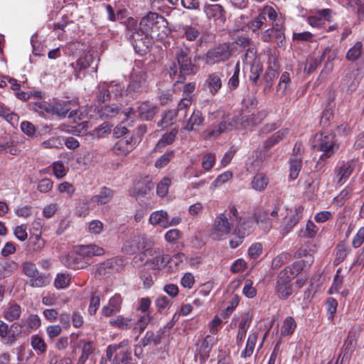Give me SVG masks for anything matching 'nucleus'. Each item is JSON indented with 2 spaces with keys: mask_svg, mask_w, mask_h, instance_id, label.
<instances>
[{
  "mask_svg": "<svg viewBox=\"0 0 364 364\" xmlns=\"http://www.w3.org/2000/svg\"><path fill=\"white\" fill-rule=\"evenodd\" d=\"M189 48H177L176 50V59L178 65L173 63L169 68V75L172 79L177 78L176 82H183L187 75L196 73L197 66L192 63L189 56Z\"/></svg>",
  "mask_w": 364,
  "mask_h": 364,
  "instance_id": "nucleus-1",
  "label": "nucleus"
},
{
  "mask_svg": "<svg viewBox=\"0 0 364 364\" xmlns=\"http://www.w3.org/2000/svg\"><path fill=\"white\" fill-rule=\"evenodd\" d=\"M148 91L147 74L144 68L138 65L133 68L129 84L124 94L128 100H136Z\"/></svg>",
  "mask_w": 364,
  "mask_h": 364,
  "instance_id": "nucleus-2",
  "label": "nucleus"
},
{
  "mask_svg": "<svg viewBox=\"0 0 364 364\" xmlns=\"http://www.w3.org/2000/svg\"><path fill=\"white\" fill-rule=\"evenodd\" d=\"M124 95V86L118 82H100L95 90V100L98 105L115 101L119 102Z\"/></svg>",
  "mask_w": 364,
  "mask_h": 364,
  "instance_id": "nucleus-3",
  "label": "nucleus"
},
{
  "mask_svg": "<svg viewBox=\"0 0 364 364\" xmlns=\"http://www.w3.org/2000/svg\"><path fill=\"white\" fill-rule=\"evenodd\" d=\"M284 31V20L277 16V20L272 21L271 26L261 32V40L264 43H271L274 40L279 47H284L286 44Z\"/></svg>",
  "mask_w": 364,
  "mask_h": 364,
  "instance_id": "nucleus-4",
  "label": "nucleus"
},
{
  "mask_svg": "<svg viewBox=\"0 0 364 364\" xmlns=\"http://www.w3.org/2000/svg\"><path fill=\"white\" fill-rule=\"evenodd\" d=\"M277 14L272 6H265L259 11L258 15L248 22L247 26L254 33H257L267 23V16L271 21H274L277 20Z\"/></svg>",
  "mask_w": 364,
  "mask_h": 364,
  "instance_id": "nucleus-5",
  "label": "nucleus"
},
{
  "mask_svg": "<svg viewBox=\"0 0 364 364\" xmlns=\"http://www.w3.org/2000/svg\"><path fill=\"white\" fill-rule=\"evenodd\" d=\"M232 226V223L229 220L228 214L224 213L218 215L212 229L213 238L217 240L225 238L231 232Z\"/></svg>",
  "mask_w": 364,
  "mask_h": 364,
  "instance_id": "nucleus-6",
  "label": "nucleus"
},
{
  "mask_svg": "<svg viewBox=\"0 0 364 364\" xmlns=\"http://www.w3.org/2000/svg\"><path fill=\"white\" fill-rule=\"evenodd\" d=\"M231 55V49L228 44L223 43L209 49L205 55V60L207 65L220 63L229 59Z\"/></svg>",
  "mask_w": 364,
  "mask_h": 364,
  "instance_id": "nucleus-7",
  "label": "nucleus"
},
{
  "mask_svg": "<svg viewBox=\"0 0 364 364\" xmlns=\"http://www.w3.org/2000/svg\"><path fill=\"white\" fill-rule=\"evenodd\" d=\"M148 245V240L145 237L134 235L124 243L122 250L128 255H133L139 251L145 254L149 248Z\"/></svg>",
  "mask_w": 364,
  "mask_h": 364,
  "instance_id": "nucleus-8",
  "label": "nucleus"
},
{
  "mask_svg": "<svg viewBox=\"0 0 364 364\" xmlns=\"http://www.w3.org/2000/svg\"><path fill=\"white\" fill-rule=\"evenodd\" d=\"M286 273H279L277 277L275 293L282 300L287 299L293 293L292 284Z\"/></svg>",
  "mask_w": 364,
  "mask_h": 364,
  "instance_id": "nucleus-9",
  "label": "nucleus"
},
{
  "mask_svg": "<svg viewBox=\"0 0 364 364\" xmlns=\"http://www.w3.org/2000/svg\"><path fill=\"white\" fill-rule=\"evenodd\" d=\"M125 37L130 43H134V39H141L148 36V33L144 31L138 26L137 21L132 18H128L124 22Z\"/></svg>",
  "mask_w": 364,
  "mask_h": 364,
  "instance_id": "nucleus-10",
  "label": "nucleus"
},
{
  "mask_svg": "<svg viewBox=\"0 0 364 364\" xmlns=\"http://www.w3.org/2000/svg\"><path fill=\"white\" fill-rule=\"evenodd\" d=\"M252 231V227L248 225L245 221H240L237 223L235 228L232 232L233 237L230 240V247L235 249L240 246L245 239Z\"/></svg>",
  "mask_w": 364,
  "mask_h": 364,
  "instance_id": "nucleus-11",
  "label": "nucleus"
},
{
  "mask_svg": "<svg viewBox=\"0 0 364 364\" xmlns=\"http://www.w3.org/2000/svg\"><path fill=\"white\" fill-rule=\"evenodd\" d=\"M222 77L223 74L218 72L208 75L203 84V90L205 92H208L212 96L216 95L223 85Z\"/></svg>",
  "mask_w": 364,
  "mask_h": 364,
  "instance_id": "nucleus-12",
  "label": "nucleus"
},
{
  "mask_svg": "<svg viewBox=\"0 0 364 364\" xmlns=\"http://www.w3.org/2000/svg\"><path fill=\"white\" fill-rule=\"evenodd\" d=\"M302 208H296L292 214L287 215L282 219L279 228V230L282 235H286L291 231L292 228L302 218Z\"/></svg>",
  "mask_w": 364,
  "mask_h": 364,
  "instance_id": "nucleus-13",
  "label": "nucleus"
},
{
  "mask_svg": "<svg viewBox=\"0 0 364 364\" xmlns=\"http://www.w3.org/2000/svg\"><path fill=\"white\" fill-rule=\"evenodd\" d=\"M328 139L320 138L317 143L313 144L314 149L323 152L316 165V168H321L323 166V163L321 161L330 157L334 152L335 144L333 141L327 140Z\"/></svg>",
  "mask_w": 364,
  "mask_h": 364,
  "instance_id": "nucleus-14",
  "label": "nucleus"
},
{
  "mask_svg": "<svg viewBox=\"0 0 364 364\" xmlns=\"http://www.w3.org/2000/svg\"><path fill=\"white\" fill-rule=\"evenodd\" d=\"M136 117L141 120H151L156 114L157 107L149 101L138 102L136 104Z\"/></svg>",
  "mask_w": 364,
  "mask_h": 364,
  "instance_id": "nucleus-15",
  "label": "nucleus"
},
{
  "mask_svg": "<svg viewBox=\"0 0 364 364\" xmlns=\"http://www.w3.org/2000/svg\"><path fill=\"white\" fill-rule=\"evenodd\" d=\"M114 196V191L107 186H102L98 192L92 196L90 202L97 206L109 203Z\"/></svg>",
  "mask_w": 364,
  "mask_h": 364,
  "instance_id": "nucleus-16",
  "label": "nucleus"
},
{
  "mask_svg": "<svg viewBox=\"0 0 364 364\" xmlns=\"http://www.w3.org/2000/svg\"><path fill=\"white\" fill-rule=\"evenodd\" d=\"M137 143L136 138H120L114 145L113 151L117 155H127Z\"/></svg>",
  "mask_w": 364,
  "mask_h": 364,
  "instance_id": "nucleus-17",
  "label": "nucleus"
},
{
  "mask_svg": "<svg viewBox=\"0 0 364 364\" xmlns=\"http://www.w3.org/2000/svg\"><path fill=\"white\" fill-rule=\"evenodd\" d=\"M122 304V296L116 294L109 299L108 304L102 307L101 310L102 314L105 317H110L119 313L121 310Z\"/></svg>",
  "mask_w": 364,
  "mask_h": 364,
  "instance_id": "nucleus-18",
  "label": "nucleus"
},
{
  "mask_svg": "<svg viewBox=\"0 0 364 364\" xmlns=\"http://www.w3.org/2000/svg\"><path fill=\"white\" fill-rule=\"evenodd\" d=\"M159 21L164 22L165 19L156 13L149 12L141 19L138 26L144 31L149 33L153 31L154 27L159 23Z\"/></svg>",
  "mask_w": 364,
  "mask_h": 364,
  "instance_id": "nucleus-19",
  "label": "nucleus"
},
{
  "mask_svg": "<svg viewBox=\"0 0 364 364\" xmlns=\"http://www.w3.org/2000/svg\"><path fill=\"white\" fill-rule=\"evenodd\" d=\"M71 101H59L53 105V113L60 117H65L69 112L68 117L75 118L77 116L78 111L77 109L71 110Z\"/></svg>",
  "mask_w": 364,
  "mask_h": 364,
  "instance_id": "nucleus-20",
  "label": "nucleus"
},
{
  "mask_svg": "<svg viewBox=\"0 0 364 364\" xmlns=\"http://www.w3.org/2000/svg\"><path fill=\"white\" fill-rule=\"evenodd\" d=\"M81 252L72 253L63 259V264L68 268L73 269H83L87 266V262L84 260Z\"/></svg>",
  "mask_w": 364,
  "mask_h": 364,
  "instance_id": "nucleus-21",
  "label": "nucleus"
},
{
  "mask_svg": "<svg viewBox=\"0 0 364 364\" xmlns=\"http://www.w3.org/2000/svg\"><path fill=\"white\" fill-rule=\"evenodd\" d=\"M269 209H259L255 214V220L259 227L265 232L272 228V220L269 218Z\"/></svg>",
  "mask_w": 364,
  "mask_h": 364,
  "instance_id": "nucleus-22",
  "label": "nucleus"
},
{
  "mask_svg": "<svg viewBox=\"0 0 364 364\" xmlns=\"http://www.w3.org/2000/svg\"><path fill=\"white\" fill-rule=\"evenodd\" d=\"M117 266V262L115 259H109L100 263L97 267L95 277L102 279V277H108L112 273V271L116 269Z\"/></svg>",
  "mask_w": 364,
  "mask_h": 364,
  "instance_id": "nucleus-23",
  "label": "nucleus"
},
{
  "mask_svg": "<svg viewBox=\"0 0 364 364\" xmlns=\"http://www.w3.org/2000/svg\"><path fill=\"white\" fill-rule=\"evenodd\" d=\"M235 125L229 120H223L218 124L212 125L208 129L209 136H218L220 134H227L233 129Z\"/></svg>",
  "mask_w": 364,
  "mask_h": 364,
  "instance_id": "nucleus-24",
  "label": "nucleus"
},
{
  "mask_svg": "<svg viewBox=\"0 0 364 364\" xmlns=\"http://www.w3.org/2000/svg\"><path fill=\"white\" fill-rule=\"evenodd\" d=\"M41 325V320L37 314H31L26 321H21V323H14L12 325L13 328H17L26 327L28 333L32 330H36Z\"/></svg>",
  "mask_w": 364,
  "mask_h": 364,
  "instance_id": "nucleus-25",
  "label": "nucleus"
},
{
  "mask_svg": "<svg viewBox=\"0 0 364 364\" xmlns=\"http://www.w3.org/2000/svg\"><path fill=\"white\" fill-rule=\"evenodd\" d=\"M354 169V165L352 162H342V164L336 168V173L338 179V183L343 184L349 176L351 175Z\"/></svg>",
  "mask_w": 364,
  "mask_h": 364,
  "instance_id": "nucleus-26",
  "label": "nucleus"
},
{
  "mask_svg": "<svg viewBox=\"0 0 364 364\" xmlns=\"http://www.w3.org/2000/svg\"><path fill=\"white\" fill-rule=\"evenodd\" d=\"M122 108V105L119 102L117 103H112L110 105H107L98 110V114L101 118H113L117 116Z\"/></svg>",
  "mask_w": 364,
  "mask_h": 364,
  "instance_id": "nucleus-27",
  "label": "nucleus"
},
{
  "mask_svg": "<svg viewBox=\"0 0 364 364\" xmlns=\"http://www.w3.org/2000/svg\"><path fill=\"white\" fill-rule=\"evenodd\" d=\"M331 50L327 47L326 48L321 55L318 58H315L314 56H309L306 58V63L304 67V71L308 74H311L316 70L318 66L321 63V62L324 60L327 53H330Z\"/></svg>",
  "mask_w": 364,
  "mask_h": 364,
  "instance_id": "nucleus-28",
  "label": "nucleus"
},
{
  "mask_svg": "<svg viewBox=\"0 0 364 364\" xmlns=\"http://www.w3.org/2000/svg\"><path fill=\"white\" fill-rule=\"evenodd\" d=\"M178 31L188 41H196L200 34L199 28L193 25H179Z\"/></svg>",
  "mask_w": 364,
  "mask_h": 364,
  "instance_id": "nucleus-29",
  "label": "nucleus"
},
{
  "mask_svg": "<svg viewBox=\"0 0 364 364\" xmlns=\"http://www.w3.org/2000/svg\"><path fill=\"white\" fill-rule=\"evenodd\" d=\"M204 12L208 18L215 20L225 21V11L220 4L206 5L204 7Z\"/></svg>",
  "mask_w": 364,
  "mask_h": 364,
  "instance_id": "nucleus-30",
  "label": "nucleus"
},
{
  "mask_svg": "<svg viewBox=\"0 0 364 364\" xmlns=\"http://www.w3.org/2000/svg\"><path fill=\"white\" fill-rule=\"evenodd\" d=\"M153 188L154 183L151 181H138L130 191V195L136 198L144 197Z\"/></svg>",
  "mask_w": 364,
  "mask_h": 364,
  "instance_id": "nucleus-31",
  "label": "nucleus"
},
{
  "mask_svg": "<svg viewBox=\"0 0 364 364\" xmlns=\"http://www.w3.org/2000/svg\"><path fill=\"white\" fill-rule=\"evenodd\" d=\"M145 255H148L151 257V258L149 259V262L157 268L166 264L167 262L164 258L163 250L160 248L149 247Z\"/></svg>",
  "mask_w": 364,
  "mask_h": 364,
  "instance_id": "nucleus-32",
  "label": "nucleus"
},
{
  "mask_svg": "<svg viewBox=\"0 0 364 364\" xmlns=\"http://www.w3.org/2000/svg\"><path fill=\"white\" fill-rule=\"evenodd\" d=\"M359 70H352L346 74L343 83L350 91H353L360 83V77L358 76Z\"/></svg>",
  "mask_w": 364,
  "mask_h": 364,
  "instance_id": "nucleus-33",
  "label": "nucleus"
},
{
  "mask_svg": "<svg viewBox=\"0 0 364 364\" xmlns=\"http://www.w3.org/2000/svg\"><path fill=\"white\" fill-rule=\"evenodd\" d=\"M93 60L94 57L92 54L90 53H86L77 60L75 67V71L76 73L77 77H80V72L90 67L91 64L93 63Z\"/></svg>",
  "mask_w": 364,
  "mask_h": 364,
  "instance_id": "nucleus-34",
  "label": "nucleus"
},
{
  "mask_svg": "<svg viewBox=\"0 0 364 364\" xmlns=\"http://www.w3.org/2000/svg\"><path fill=\"white\" fill-rule=\"evenodd\" d=\"M161 330L156 332L149 331L141 340V344L144 347L151 344L158 346L161 341Z\"/></svg>",
  "mask_w": 364,
  "mask_h": 364,
  "instance_id": "nucleus-35",
  "label": "nucleus"
},
{
  "mask_svg": "<svg viewBox=\"0 0 364 364\" xmlns=\"http://www.w3.org/2000/svg\"><path fill=\"white\" fill-rule=\"evenodd\" d=\"M151 224L161 225L164 228L168 227V213L164 210L153 212L149 217Z\"/></svg>",
  "mask_w": 364,
  "mask_h": 364,
  "instance_id": "nucleus-36",
  "label": "nucleus"
},
{
  "mask_svg": "<svg viewBox=\"0 0 364 364\" xmlns=\"http://www.w3.org/2000/svg\"><path fill=\"white\" fill-rule=\"evenodd\" d=\"M80 251L83 257H88L102 255L105 253L102 247L94 244L83 245L80 247Z\"/></svg>",
  "mask_w": 364,
  "mask_h": 364,
  "instance_id": "nucleus-37",
  "label": "nucleus"
},
{
  "mask_svg": "<svg viewBox=\"0 0 364 364\" xmlns=\"http://www.w3.org/2000/svg\"><path fill=\"white\" fill-rule=\"evenodd\" d=\"M306 269L303 266V264L300 262L299 260L294 262L291 265L287 267L284 269H283L280 273H286V276H288L287 278L292 280L296 276H297L302 271H304Z\"/></svg>",
  "mask_w": 364,
  "mask_h": 364,
  "instance_id": "nucleus-38",
  "label": "nucleus"
},
{
  "mask_svg": "<svg viewBox=\"0 0 364 364\" xmlns=\"http://www.w3.org/2000/svg\"><path fill=\"white\" fill-rule=\"evenodd\" d=\"M289 177L295 180L298 176L302 166V157L289 159Z\"/></svg>",
  "mask_w": 364,
  "mask_h": 364,
  "instance_id": "nucleus-39",
  "label": "nucleus"
},
{
  "mask_svg": "<svg viewBox=\"0 0 364 364\" xmlns=\"http://www.w3.org/2000/svg\"><path fill=\"white\" fill-rule=\"evenodd\" d=\"M133 41L134 43L131 44L136 53L140 55H144L146 53L150 43L148 36L141 39H134Z\"/></svg>",
  "mask_w": 364,
  "mask_h": 364,
  "instance_id": "nucleus-40",
  "label": "nucleus"
},
{
  "mask_svg": "<svg viewBox=\"0 0 364 364\" xmlns=\"http://www.w3.org/2000/svg\"><path fill=\"white\" fill-rule=\"evenodd\" d=\"M45 246V241L40 235L31 236L28 242V250L29 252H39Z\"/></svg>",
  "mask_w": 364,
  "mask_h": 364,
  "instance_id": "nucleus-41",
  "label": "nucleus"
},
{
  "mask_svg": "<svg viewBox=\"0 0 364 364\" xmlns=\"http://www.w3.org/2000/svg\"><path fill=\"white\" fill-rule=\"evenodd\" d=\"M128 346V341L124 340L117 344L109 345L107 347L106 356L108 360H112V358L114 353L119 354L120 350H125ZM121 355H119L120 357Z\"/></svg>",
  "mask_w": 364,
  "mask_h": 364,
  "instance_id": "nucleus-42",
  "label": "nucleus"
},
{
  "mask_svg": "<svg viewBox=\"0 0 364 364\" xmlns=\"http://www.w3.org/2000/svg\"><path fill=\"white\" fill-rule=\"evenodd\" d=\"M21 314V307L19 304H12L9 306L4 312V317L9 321L18 319Z\"/></svg>",
  "mask_w": 364,
  "mask_h": 364,
  "instance_id": "nucleus-43",
  "label": "nucleus"
},
{
  "mask_svg": "<svg viewBox=\"0 0 364 364\" xmlns=\"http://www.w3.org/2000/svg\"><path fill=\"white\" fill-rule=\"evenodd\" d=\"M296 327V323L292 316H287L281 327V334L283 336L291 335Z\"/></svg>",
  "mask_w": 364,
  "mask_h": 364,
  "instance_id": "nucleus-44",
  "label": "nucleus"
},
{
  "mask_svg": "<svg viewBox=\"0 0 364 364\" xmlns=\"http://www.w3.org/2000/svg\"><path fill=\"white\" fill-rule=\"evenodd\" d=\"M257 340V333H252L249 335L245 350L241 353V357H250L254 351L255 344Z\"/></svg>",
  "mask_w": 364,
  "mask_h": 364,
  "instance_id": "nucleus-45",
  "label": "nucleus"
},
{
  "mask_svg": "<svg viewBox=\"0 0 364 364\" xmlns=\"http://www.w3.org/2000/svg\"><path fill=\"white\" fill-rule=\"evenodd\" d=\"M0 151L16 155L18 152V149L14 145L11 138H0Z\"/></svg>",
  "mask_w": 364,
  "mask_h": 364,
  "instance_id": "nucleus-46",
  "label": "nucleus"
},
{
  "mask_svg": "<svg viewBox=\"0 0 364 364\" xmlns=\"http://www.w3.org/2000/svg\"><path fill=\"white\" fill-rule=\"evenodd\" d=\"M33 109L41 116L53 113V105L46 101H38L34 103Z\"/></svg>",
  "mask_w": 364,
  "mask_h": 364,
  "instance_id": "nucleus-47",
  "label": "nucleus"
},
{
  "mask_svg": "<svg viewBox=\"0 0 364 364\" xmlns=\"http://www.w3.org/2000/svg\"><path fill=\"white\" fill-rule=\"evenodd\" d=\"M347 4L357 14L359 19L364 21V0H348Z\"/></svg>",
  "mask_w": 364,
  "mask_h": 364,
  "instance_id": "nucleus-48",
  "label": "nucleus"
},
{
  "mask_svg": "<svg viewBox=\"0 0 364 364\" xmlns=\"http://www.w3.org/2000/svg\"><path fill=\"white\" fill-rule=\"evenodd\" d=\"M268 178L263 173H258L252 181V187L256 191H263L268 184Z\"/></svg>",
  "mask_w": 364,
  "mask_h": 364,
  "instance_id": "nucleus-49",
  "label": "nucleus"
},
{
  "mask_svg": "<svg viewBox=\"0 0 364 364\" xmlns=\"http://www.w3.org/2000/svg\"><path fill=\"white\" fill-rule=\"evenodd\" d=\"M49 277L45 274H40L39 273L37 276L31 278L28 282L29 285L33 288L43 287L49 284Z\"/></svg>",
  "mask_w": 364,
  "mask_h": 364,
  "instance_id": "nucleus-50",
  "label": "nucleus"
},
{
  "mask_svg": "<svg viewBox=\"0 0 364 364\" xmlns=\"http://www.w3.org/2000/svg\"><path fill=\"white\" fill-rule=\"evenodd\" d=\"M109 324L120 329H129L132 326L133 323L132 319L119 316L116 318L111 319Z\"/></svg>",
  "mask_w": 364,
  "mask_h": 364,
  "instance_id": "nucleus-51",
  "label": "nucleus"
},
{
  "mask_svg": "<svg viewBox=\"0 0 364 364\" xmlns=\"http://www.w3.org/2000/svg\"><path fill=\"white\" fill-rule=\"evenodd\" d=\"M203 120L201 112L200 111H194L188 120L184 129L188 131H192L194 129V126L200 125Z\"/></svg>",
  "mask_w": 364,
  "mask_h": 364,
  "instance_id": "nucleus-52",
  "label": "nucleus"
},
{
  "mask_svg": "<svg viewBox=\"0 0 364 364\" xmlns=\"http://www.w3.org/2000/svg\"><path fill=\"white\" fill-rule=\"evenodd\" d=\"M119 354H119L115 355L112 364H119L120 363L122 364H132L131 353L128 349V346L126 347L125 350H120Z\"/></svg>",
  "mask_w": 364,
  "mask_h": 364,
  "instance_id": "nucleus-53",
  "label": "nucleus"
},
{
  "mask_svg": "<svg viewBox=\"0 0 364 364\" xmlns=\"http://www.w3.org/2000/svg\"><path fill=\"white\" fill-rule=\"evenodd\" d=\"M262 71V65L259 62H255L250 68V81L257 85L259 79Z\"/></svg>",
  "mask_w": 364,
  "mask_h": 364,
  "instance_id": "nucleus-54",
  "label": "nucleus"
},
{
  "mask_svg": "<svg viewBox=\"0 0 364 364\" xmlns=\"http://www.w3.org/2000/svg\"><path fill=\"white\" fill-rule=\"evenodd\" d=\"M0 117L5 119L7 122L14 124V122L18 121V115L4 106V104L0 103Z\"/></svg>",
  "mask_w": 364,
  "mask_h": 364,
  "instance_id": "nucleus-55",
  "label": "nucleus"
},
{
  "mask_svg": "<svg viewBox=\"0 0 364 364\" xmlns=\"http://www.w3.org/2000/svg\"><path fill=\"white\" fill-rule=\"evenodd\" d=\"M150 320L151 316L149 314H144L143 315L139 317L134 327V330L139 331V334L136 336V339H137L139 335L145 330L147 325L150 322Z\"/></svg>",
  "mask_w": 364,
  "mask_h": 364,
  "instance_id": "nucleus-56",
  "label": "nucleus"
},
{
  "mask_svg": "<svg viewBox=\"0 0 364 364\" xmlns=\"http://www.w3.org/2000/svg\"><path fill=\"white\" fill-rule=\"evenodd\" d=\"M348 248L344 244H338L336 247V257L333 260V264L337 266L340 264L347 257Z\"/></svg>",
  "mask_w": 364,
  "mask_h": 364,
  "instance_id": "nucleus-57",
  "label": "nucleus"
},
{
  "mask_svg": "<svg viewBox=\"0 0 364 364\" xmlns=\"http://www.w3.org/2000/svg\"><path fill=\"white\" fill-rule=\"evenodd\" d=\"M363 50V43L360 41L355 43L353 47L350 48L346 53V59L350 61H355L360 57Z\"/></svg>",
  "mask_w": 364,
  "mask_h": 364,
  "instance_id": "nucleus-58",
  "label": "nucleus"
},
{
  "mask_svg": "<svg viewBox=\"0 0 364 364\" xmlns=\"http://www.w3.org/2000/svg\"><path fill=\"white\" fill-rule=\"evenodd\" d=\"M352 193L353 189L347 186L334 198L333 203L338 206H342L347 200L350 198Z\"/></svg>",
  "mask_w": 364,
  "mask_h": 364,
  "instance_id": "nucleus-59",
  "label": "nucleus"
},
{
  "mask_svg": "<svg viewBox=\"0 0 364 364\" xmlns=\"http://www.w3.org/2000/svg\"><path fill=\"white\" fill-rule=\"evenodd\" d=\"M31 346L35 350L39 353H43L46 351V344L43 339L38 335L31 336Z\"/></svg>",
  "mask_w": 364,
  "mask_h": 364,
  "instance_id": "nucleus-60",
  "label": "nucleus"
},
{
  "mask_svg": "<svg viewBox=\"0 0 364 364\" xmlns=\"http://www.w3.org/2000/svg\"><path fill=\"white\" fill-rule=\"evenodd\" d=\"M70 281L69 274H58L54 281V285L57 289H64L69 285Z\"/></svg>",
  "mask_w": 364,
  "mask_h": 364,
  "instance_id": "nucleus-61",
  "label": "nucleus"
},
{
  "mask_svg": "<svg viewBox=\"0 0 364 364\" xmlns=\"http://www.w3.org/2000/svg\"><path fill=\"white\" fill-rule=\"evenodd\" d=\"M23 272L27 277L32 278L39 273L36 264L31 262L26 261L22 264Z\"/></svg>",
  "mask_w": 364,
  "mask_h": 364,
  "instance_id": "nucleus-62",
  "label": "nucleus"
},
{
  "mask_svg": "<svg viewBox=\"0 0 364 364\" xmlns=\"http://www.w3.org/2000/svg\"><path fill=\"white\" fill-rule=\"evenodd\" d=\"M240 63H237L232 77L229 79L228 85L230 90H234L239 86Z\"/></svg>",
  "mask_w": 364,
  "mask_h": 364,
  "instance_id": "nucleus-63",
  "label": "nucleus"
},
{
  "mask_svg": "<svg viewBox=\"0 0 364 364\" xmlns=\"http://www.w3.org/2000/svg\"><path fill=\"white\" fill-rule=\"evenodd\" d=\"M170 185L171 179L169 178H164L157 185V194L161 197L165 196L168 193Z\"/></svg>",
  "mask_w": 364,
  "mask_h": 364,
  "instance_id": "nucleus-64",
  "label": "nucleus"
}]
</instances>
